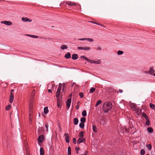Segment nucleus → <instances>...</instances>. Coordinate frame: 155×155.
<instances>
[{
	"mask_svg": "<svg viewBox=\"0 0 155 155\" xmlns=\"http://www.w3.org/2000/svg\"><path fill=\"white\" fill-rule=\"evenodd\" d=\"M35 90H34L32 92L31 94V98L30 99V101H34L33 99L34 98V96L35 95Z\"/></svg>",
	"mask_w": 155,
	"mask_h": 155,
	"instance_id": "11",
	"label": "nucleus"
},
{
	"mask_svg": "<svg viewBox=\"0 0 155 155\" xmlns=\"http://www.w3.org/2000/svg\"><path fill=\"white\" fill-rule=\"evenodd\" d=\"M119 92L120 93H122L123 92V91L121 89H119Z\"/></svg>",
	"mask_w": 155,
	"mask_h": 155,
	"instance_id": "57",
	"label": "nucleus"
},
{
	"mask_svg": "<svg viewBox=\"0 0 155 155\" xmlns=\"http://www.w3.org/2000/svg\"><path fill=\"white\" fill-rule=\"evenodd\" d=\"M95 88L94 87H91L90 89V92L91 93H92L95 91Z\"/></svg>",
	"mask_w": 155,
	"mask_h": 155,
	"instance_id": "30",
	"label": "nucleus"
},
{
	"mask_svg": "<svg viewBox=\"0 0 155 155\" xmlns=\"http://www.w3.org/2000/svg\"><path fill=\"white\" fill-rule=\"evenodd\" d=\"M48 91L49 93H51L52 92V91H51V89H49L48 90Z\"/></svg>",
	"mask_w": 155,
	"mask_h": 155,
	"instance_id": "61",
	"label": "nucleus"
},
{
	"mask_svg": "<svg viewBox=\"0 0 155 155\" xmlns=\"http://www.w3.org/2000/svg\"><path fill=\"white\" fill-rule=\"evenodd\" d=\"M145 151L143 149L141 150L140 153L141 155H144L145 154Z\"/></svg>",
	"mask_w": 155,
	"mask_h": 155,
	"instance_id": "37",
	"label": "nucleus"
},
{
	"mask_svg": "<svg viewBox=\"0 0 155 155\" xmlns=\"http://www.w3.org/2000/svg\"><path fill=\"white\" fill-rule=\"evenodd\" d=\"M79 40L82 41L86 40V38H80L78 39Z\"/></svg>",
	"mask_w": 155,
	"mask_h": 155,
	"instance_id": "46",
	"label": "nucleus"
},
{
	"mask_svg": "<svg viewBox=\"0 0 155 155\" xmlns=\"http://www.w3.org/2000/svg\"><path fill=\"white\" fill-rule=\"evenodd\" d=\"M146 147L148 148L149 150H150L152 148V146L150 144H147Z\"/></svg>",
	"mask_w": 155,
	"mask_h": 155,
	"instance_id": "33",
	"label": "nucleus"
},
{
	"mask_svg": "<svg viewBox=\"0 0 155 155\" xmlns=\"http://www.w3.org/2000/svg\"><path fill=\"white\" fill-rule=\"evenodd\" d=\"M78 58V55L77 54H73L72 55V58L73 60H76Z\"/></svg>",
	"mask_w": 155,
	"mask_h": 155,
	"instance_id": "14",
	"label": "nucleus"
},
{
	"mask_svg": "<svg viewBox=\"0 0 155 155\" xmlns=\"http://www.w3.org/2000/svg\"><path fill=\"white\" fill-rule=\"evenodd\" d=\"M61 90V88H58L57 91L60 92Z\"/></svg>",
	"mask_w": 155,
	"mask_h": 155,
	"instance_id": "50",
	"label": "nucleus"
},
{
	"mask_svg": "<svg viewBox=\"0 0 155 155\" xmlns=\"http://www.w3.org/2000/svg\"><path fill=\"white\" fill-rule=\"evenodd\" d=\"M71 102V98H70L69 99H68L67 100L66 103L67 104V107L68 108V109L69 108Z\"/></svg>",
	"mask_w": 155,
	"mask_h": 155,
	"instance_id": "8",
	"label": "nucleus"
},
{
	"mask_svg": "<svg viewBox=\"0 0 155 155\" xmlns=\"http://www.w3.org/2000/svg\"><path fill=\"white\" fill-rule=\"evenodd\" d=\"M66 4H68L70 5L71 6H75L76 5V4L74 2H66Z\"/></svg>",
	"mask_w": 155,
	"mask_h": 155,
	"instance_id": "13",
	"label": "nucleus"
},
{
	"mask_svg": "<svg viewBox=\"0 0 155 155\" xmlns=\"http://www.w3.org/2000/svg\"><path fill=\"white\" fill-rule=\"evenodd\" d=\"M86 40L90 42H93L94 41V40L93 39L90 38H86Z\"/></svg>",
	"mask_w": 155,
	"mask_h": 155,
	"instance_id": "36",
	"label": "nucleus"
},
{
	"mask_svg": "<svg viewBox=\"0 0 155 155\" xmlns=\"http://www.w3.org/2000/svg\"><path fill=\"white\" fill-rule=\"evenodd\" d=\"M78 122V120L77 118H75L74 120V123L75 125H77Z\"/></svg>",
	"mask_w": 155,
	"mask_h": 155,
	"instance_id": "17",
	"label": "nucleus"
},
{
	"mask_svg": "<svg viewBox=\"0 0 155 155\" xmlns=\"http://www.w3.org/2000/svg\"><path fill=\"white\" fill-rule=\"evenodd\" d=\"M58 88H61V83L59 84Z\"/></svg>",
	"mask_w": 155,
	"mask_h": 155,
	"instance_id": "49",
	"label": "nucleus"
},
{
	"mask_svg": "<svg viewBox=\"0 0 155 155\" xmlns=\"http://www.w3.org/2000/svg\"><path fill=\"white\" fill-rule=\"evenodd\" d=\"M112 107V105L111 103L107 102L104 103L103 105V109L105 112H107Z\"/></svg>",
	"mask_w": 155,
	"mask_h": 155,
	"instance_id": "1",
	"label": "nucleus"
},
{
	"mask_svg": "<svg viewBox=\"0 0 155 155\" xmlns=\"http://www.w3.org/2000/svg\"><path fill=\"white\" fill-rule=\"evenodd\" d=\"M73 143L74 144L76 143V139L75 138H73Z\"/></svg>",
	"mask_w": 155,
	"mask_h": 155,
	"instance_id": "44",
	"label": "nucleus"
},
{
	"mask_svg": "<svg viewBox=\"0 0 155 155\" xmlns=\"http://www.w3.org/2000/svg\"><path fill=\"white\" fill-rule=\"evenodd\" d=\"M102 102V101L100 100H98L97 102L95 105V106L96 107H97Z\"/></svg>",
	"mask_w": 155,
	"mask_h": 155,
	"instance_id": "26",
	"label": "nucleus"
},
{
	"mask_svg": "<svg viewBox=\"0 0 155 155\" xmlns=\"http://www.w3.org/2000/svg\"><path fill=\"white\" fill-rule=\"evenodd\" d=\"M80 149V148L77 147H75V150L77 151H78Z\"/></svg>",
	"mask_w": 155,
	"mask_h": 155,
	"instance_id": "48",
	"label": "nucleus"
},
{
	"mask_svg": "<svg viewBox=\"0 0 155 155\" xmlns=\"http://www.w3.org/2000/svg\"><path fill=\"white\" fill-rule=\"evenodd\" d=\"M84 59L85 60H87V61H88V60H89V59H88L87 58H86V57H85V58H84Z\"/></svg>",
	"mask_w": 155,
	"mask_h": 155,
	"instance_id": "56",
	"label": "nucleus"
},
{
	"mask_svg": "<svg viewBox=\"0 0 155 155\" xmlns=\"http://www.w3.org/2000/svg\"><path fill=\"white\" fill-rule=\"evenodd\" d=\"M86 121V119L84 117H83L81 119V123H84Z\"/></svg>",
	"mask_w": 155,
	"mask_h": 155,
	"instance_id": "24",
	"label": "nucleus"
},
{
	"mask_svg": "<svg viewBox=\"0 0 155 155\" xmlns=\"http://www.w3.org/2000/svg\"><path fill=\"white\" fill-rule=\"evenodd\" d=\"M44 140V136L43 135H41L38 137V140L39 142H42Z\"/></svg>",
	"mask_w": 155,
	"mask_h": 155,
	"instance_id": "5",
	"label": "nucleus"
},
{
	"mask_svg": "<svg viewBox=\"0 0 155 155\" xmlns=\"http://www.w3.org/2000/svg\"><path fill=\"white\" fill-rule=\"evenodd\" d=\"M71 148L70 147H68V155H71Z\"/></svg>",
	"mask_w": 155,
	"mask_h": 155,
	"instance_id": "23",
	"label": "nucleus"
},
{
	"mask_svg": "<svg viewBox=\"0 0 155 155\" xmlns=\"http://www.w3.org/2000/svg\"><path fill=\"white\" fill-rule=\"evenodd\" d=\"M67 46L65 45H63L61 47V48L62 50H64V49H67Z\"/></svg>",
	"mask_w": 155,
	"mask_h": 155,
	"instance_id": "25",
	"label": "nucleus"
},
{
	"mask_svg": "<svg viewBox=\"0 0 155 155\" xmlns=\"http://www.w3.org/2000/svg\"><path fill=\"white\" fill-rule=\"evenodd\" d=\"M1 23L5 24L7 25H11L12 24V23L11 21H2Z\"/></svg>",
	"mask_w": 155,
	"mask_h": 155,
	"instance_id": "4",
	"label": "nucleus"
},
{
	"mask_svg": "<svg viewBox=\"0 0 155 155\" xmlns=\"http://www.w3.org/2000/svg\"><path fill=\"white\" fill-rule=\"evenodd\" d=\"M91 48L90 47H84V51H89L91 49Z\"/></svg>",
	"mask_w": 155,
	"mask_h": 155,
	"instance_id": "29",
	"label": "nucleus"
},
{
	"mask_svg": "<svg viewBox=\"0 0 155 155\" xmlns=\"http://www.w3.org/2000/svg\"><path fill=\"white\" fill-rule=\"evenodd\" d=\"M82 114L83 116L86 117L87 115L86 111V110H84L83 111Z\"/></svg>",
	"mask_w": 155,
	"mask_h": 155,
	"instance_id": "21",
	"label": "nucleus"
},
{
	"mask_svg": "<svg viewBox=\"0 0 155 155\" xmlns=\"http://www.w3.org/2000/svg\"><path fill=\"white\" fill-rule=\"evenodd\" d=\"M150 107L152 109H153L155 107V105L152 103H150Z\"/></svg>",
	"mask_w": 155,
	"mask_h": 155,
	"instance_id": "34",
	"label": "nucleus"
},
{
	"mask_svg": "<svg viewBox=\"0 0 155 155\" xmlns=\"http://www.w3.org/2000/svg\"><path fill=\"white\" fill-rule=\"evenodd\" d=\"M48 124H46L45 125V127L46 128L47 131H48Z\"/></svg>",
	"mask_w": 155,
	"mask_h": 155,
	"instance_id": "41",
	"label": "nucleus"
},
{
	"mask_svg": "<svg viewBox=\"0 0 155 155\" xmlns=\"http://www.w3.org/2000/svg\"><path fill=\"white\" fill-rule=\"evenodd\" d=\"M11 108V105L9 104L8 106H6L5 109L6 110H8Z\"/></svg>",
	"mask_w": 155,
	"mask_h": 155,
	"instance_id": "31",
	"label": "nucleus"
},
{
	"mask_svg": "<svg viewBox=\"0 0 155 155\" xmlns=\"http://www.w3.org/2000/svg\"><path fill=\"white\" fill-rule=\"evenodd\" d=\"M101 50V48L100 47H98L97 48V50L98 51Z\"/></svg>",
	"mask_w": 155,
	"mask_h": 155,
	"instance_id": "47",
	"label": "nucleus"
},
{
	"mask_svg": "<svg viewBox=\"0 0 155 155\" xmlns=\"http://www.w3.org/2000/svg\"><path fill=\"white\" fill-rule=\"evenodd\" d=\"M93 63L97 64H100V62L98 61H93Z\"/></svg>",
	"mask_w": 155,
	"mask_h": 155,
	"instance_id": "42",
	"label": "nucleus"
},
{
	"mask_svg": "<svg viewBox=\"0 0 155 155\" xmlns=\"http://www.w3.org/2000/svg\"><path fill=\"white\" fill-rule=\"evenodd\" d=\"M48 112V107H45L44 109V112L45 114H47Z\"/></svg>",
	"mask_w": 155,
	"mask_h": 155,
	"instance_id": "28",
	"label": "nucleus"
},
{
	"mask_svg": "<svg viewBox=\"0 0 155 155\" xmlns=\"http://www.w3.org/2000/svg\"><path fill=\"white\" fill-rule=\"evenodd\" d=\"M147 130L150 133H152L153 131V129L151 127H149L147 128Z\"/></svg>",
	"mask_w": 155,
	"mask_h": 155,
	"instance_id": "19",
	"label": "nucleus"
},
{
	"mask_svg": "<svg viewBox=\"0 0 155 155\" xmlns=\"http://www.w3.org/2000/svg\"><path fill=\"white\" fill-rule=\"evenodd\" d=\"M60 94V92L57 91L56 93V97H59V95Z\"/></svg>",
	"mask_w": 155,
	"mask_h": 155,
	"instance_id": "39",
	"label": "nucleus"
},
{
	"mask_svg": "<svg viewBox=\"0 0 155 155\" xmlns=\"http://www.w3.org/2000/svg\"><path fill=\"white\" fill-rule=\"evenodd\" d=\"M85 140L83 138H80L78 140H77V143L78 144L80 143L83 142Z\"/></svg>",
	"mask_w": 155,
	"mask_h": 155,
	"instance_id": "16",
	"label": "nucleus"
},
{
	"mask_svg": "<svg viewBox=\"0 0 155 155\" xmlns=\"http://www.w3.org/2000/svg\"><path fill=\"white\" fill-rule=\"evenodd\" d=\"M76 109L77 110H78V108H79V106L78 105H77L76 106Z\"/></svg>",
	"mask_w": 155,
	"mask_h": 155,
	"instance_id": "52",
	"label": "nucleus"
},
{
	"mask_svg": "<svg viewBox=\"0 0 155 155\" xmlns=\"http://www.w3.org/2000/svg\"><path fill=\"white\" fill-rule=\"evenodd\" d=\"M130 106L133 111H135L137 113H139V109L137 107L135 104L131 103L130 104Z\"/></svg>",
	"mask_w": 155,
	"mask_h": 155,
	"instance_id": "2",
	"label": "nucleus"
},
{
	"mask_svg": "<svg viewBox=\"0 0 155 155\" xmlns=\"http://www.w3.org/2000/svg\"><path fill=\"white\" fill-rule=\"evenodd\" d=\"M93 130L94 131L97 132V129L96 127L94 125L93 126Z\"/></svg>",
	"mask_w": 155,
	"mask_h": 155,
	"instance_id": "20",
	"label": "nucleus"
},
{
	"mask_svg": "<svg viewBox=\"0 0 155 155\" xmlns=\"http://www.w3.org/2000/svg\"><path fill=\"white\" fill-rule=\"evenodd\" d=\"M64 57L67 59H69L71 58V54L69 52H68L65 55Z\"/></svg>",
	"mask_w": 155,
	"mask_h": 155,
	"instance_id": "15",
	"label": "nucleus"
},
{
	"mask_svg": "<svg viewBox=\"0 0 155 155\" xmlns=\"http://www.w3.org/2000/svg\"><path fill=\"white\" fill-rule=\"evenodd\" d=\"M87 151H86L85 153H84V155H87Z\"/></svg>",
	"mask_w": 155,
	"mask_h": 155,
	"instance_id": "62",
	"label": "nucleus"
},
{
	"mask_svg": "<svg viewBox=\"0 0 155 155\" xmlns=\"http://www.w3.org/2000/svg\"><path fill=\"white\" fill-rule=\"evenodd\" d=\"M26 35L27 36H28L29 37H32V35Z\"/></svg>",
	"mask_w": 155,
	"mask_h": 155,
	"instance_id": "60",
	"label": "nucleus"
},
{
	"mask_svg": "<svg viewBox=\"0 0 155 155\" xmlns=\"http://www.w3.org/2000/svg\"><path fill=\"white\" fill-rule=\"evenodd\" d=\"M84 132L83 131H81L79 133V137H80V138H83V137H84Z\"/></svg>",
	"mask_w": 155,
	"mask_h": 155,
	"instance_id": "22",
	"label": "nucleus"
},
{
	"mask_svg": "<svg viewBox=\"0 0 155 155\" xmlns=\"http://www.w3.org/2000/svg\"><path fill=\"white\" fill-rule=\"evenodd\" d=\"M34 101H30V104L29 105V115L30 116H31V114L33 112V105L32 104V102Z\"/></svg>",
	"mask_w": 155,
	"mask_h": 155,
	"instance_id": "3",
	"label": "nucleus"
},
{
	"mask_svg": "<svg viewBox=\"0 0 155 155\" xmlns=\"http://www.w3.org/2000/svg\"><path fill=\"white\" fill-rule=\"evenodd\" d=\"M92 23H94V24H96L97 25V24H98V22H96L95 21H92Z\"/></svg>",
	"mask_w": 155,
	"mask_h": 155,
	"instance_id": "53",
	"label": "nucleus"
},
{
	"mask_svg": "<svg viewBox=\"0 0 155 155\" xmlns=\"http://www.w3.org/2000/svg\"><path fill=\"white\" fill-rule=\"evenodd\" d=\"M14 90L13 89H12L11 90V92H10V94H14L13 93V91H14Z\"/></svg>",
	"mask_w": 155,
	"mask_h": 155,
	"instance_id": "51",
	"label": "nucleus"
},
{
	"mask_svg": "<svg viewBox=\"0 0 155 155\" xmlns=\"http://www.w3.org/2000/svg\"><path fill=\"white\" fill-rule=\"evenodd\" d=\"M84 47H78V49L79 50H83Z\"/></svg>",
	"mask_w": 155,
	"mask_h": 155,
	"instance_id": "43",
	"label": "nucleus"
},
{
	"mask_svg": "<svg viewBox=\"0 0 155 155\" xmlns=\"http://www.w3.org/2000/svg\"><path fill=\"white\" fill-rule=\"evenodd\" d=\"M14 99V94H10L9 97V102L10 103H12Z\"/></svg>",
	"mask_w": 155,
	"mask_h": 155,
	"instance_id": "7",
	"label": "nucleus"
},
{
	"mask_svg": "<svg viewBox=\"0 0 155 155\" xmlns=\"http://www.w3.org/2000/svg\"><path fill=\"white\" fill-rule=\"evenodd\" d=\"M154 72V71L153 70V69L152 68H150V70L148 71H146L145 72L146 73H149L150 74H153Z\"/></svg>",
	"mask_w": 155,
	"mask_h": 155,
	"instance_id": "10",
	"label": "nucleus"
},
{
	"mask_svg": "<svg viewBox=\"0 0 155 155\" xmlns=\"http://www.w3.org/2000/svg\"><path fill=\"white\" fill-rule=\"evenodd\" d=\"M64 136L65 137L66 141L67 143L69 142V136L68 134H64Z\"/></svg>",
	"mask_w": 155,
	"mask_h": 155,
	"instance_id": "9",
	"label": "nucleus"
},
{
	"mask_svg": "<svg viewBox=\"0 0 155 155\" xmlns=\"http://www.w3.org/2000/svg\"><path fill=\"white\" fill-rule=\"evenodd\" d=\"M79 95L81 98H82L83 97V93H80L79 94Z\"/></svg>",
	"mask_w": 155,
	"mask_h": 155,
	"instance_id": "40",
	"label": "nucleus"
},
{
	"mask_svg": "<svg viewBox=\"0 0 155 155\" xmlns=\"http://www.w3.org/2000/svg\"><path fill=\"white\" fill-rule=\"evenodd\" d=\"M44 151L43 148L41 147L40 149V154L41 155H44Z\"/></svg>",
	"mask_w": 155,
	"mask_h": 155,
	"instance_id": "18",
	"label": "nucleus"
},
{
	"mask_svg": "<svg viewBox=\"0 0 155 155\" xmlns=\"http://www.w3.org/2000/svg\"><path fill=\"white\" fill-rule=\"evenodd\" d=\"M93 61L90 59H89L88 61L90 63H93Z\"/></svg>",
	"mask_w": 155,
	"mask_h": 155,
	"instance_id": "54",
	"label": "nucleus"
},
{
	"mask_svg": "<svg viewBox=\"0 0 155 155\" xmlns=\"http://www.w3.org/2000/svg\"><path fill=\"white\" fill-rule=\"evenodd\" d=\"M147 120V121L146 122V124L147 125H149L150 124V122L148 119H146Z\"/></svg>",
	"mask_w": 155,
	"mask_h": 155,
	"instance_id": "38",
	"label": "nucleus"
},
{
	"mask_svg": "<svg viewBox=\"0 0 155 155\" xmlns=\"http://www.w3.org/2000/svg\"><path fill=\"white\" fill-rule=\"evenodd\" d=\"M61 99L59 97L57 98V104L58 107H61Z\"/></svg>",
	"mask_w": 155,
	"mask_h": 155,
	"instance_id": "6",
	"label": "nucleus"
},
{
	"mask_svg": "<svg viewBox=\"0 0 155 155\" xmlns=\"http://www.w3.org/2000/svg\"><path fill=\"white\" fill-rule=\"evenodd\" d=\"M97 25L104 27V25H102L101 24L99 23H98V24H97Z\"/></svg>",
	"mask_w": 155,
	"mask_h": 155,
	"instance_id": "59",
	"label": "nucleus"
},
{
	"mask_svg": "<svg viewBox=\"0 0 155 155\" xmlns=\"http://www.w3.org/2000/svg\"><path fill=\"white\" fill-rule=\"evenodd\" d=\"M84 124L83 123H81L79 124V127L81 128H83L84 127Z\"/></svg>",
	"mask_w": 155,
	"mask_h": 155,
	"instance_id": "27",
	"label": "nucleus"
},
{
	"mask_svg": "<svg viewBox=\"0 0 155 155\" xmlns=\"http://www.w3.org/2000/svg\"><path fill=\"white\" fill-rule=\"evenodd\" d=\"M66 84H63V86H62V87L63 88V89H64L65 88V85Z\"/></svg>",
	"mask_w": 155,
	"mask_h": 155,
	"instance_id": "58",
	"label": "nucleus"
},
{
	"mask_svg": "<svg viewBox=\"0 0 155 155\" xmlns=\"http://www.w3.org/2000/svg\"><path fill=\"white\" fill-rule=\"evenodd\" d=\"M85 57L84 56H81L80 58H85Z\"/></svg>",
	"mask_w": 155,
	"mask_h": 155,
	"instance_id": "55",
	"label": "nucleus"
},
{
	"mask_svg": "<svg viewBox=\"0 0 155 155\" xmlns=\"http://www.w3.org/2000/svg\"><path fill=\"white\" fill-rule=\"evenodd\" d=\"M31 37H32V38H38V36H36V35H32Z\"/></svg>",
	"mask_w": 155,
	"mask_h": 155,
	"instance_id": "45",
	"label": "nucleus"
},
{
	"mask_svg": "<svg viewBox=\"0 0 155 155\" xmlns=\"http://www.w3.org/2000/svg\"><path fill=\"white\" fill-rule=\"evenodd\" d=\"M153 75V76H155V73H154Z\"/></svg>",
	"mask_w": 155,
	"mask_h": 155,
	"instance_id": "64",
	"label": "nucleus"
},
{
	"mask_svg": "<svg viewBox=\"0 0 155 155\" xmlns=\"http://www.w3.org/2000/svg\"><path fill=\"white\" fill-rule=\"evenodd\" d=\"M123 53V51H118L117 52V54L118 55L122 54Z\"/></svg>",
	"mask_w": 155,
	"mask_h": 155,
	"instance_id": "32",
	"label": "nucleus"
},
{
	"mask_svg": "<svg viewBox=\"0 0 155 155\" xmlns=\"http://www.w3.org/2000/svg\"><path fill=\"white\" fill-rule=\"evenodd\" d=\"M22 20L24 21H29V22H31V20H30L28 18L26 17L25 18H21Z\"/></svg>",
	"mask_w": 155,
	"mask_h": 155,
	"instance_id": "12",
	"label": "nucleus"
},
{
	"mask_svg": "<svg viewBox=\"0 0 155 155\" xmlns=\"http://www.w3.org/2000/svg\"><path fill=\"white\" fill-rule=\"evenodd\" d=\"M142 116L144 117L146 119H148V117L145 113H143L142 114Z\"/></svg>",
	"mask_w": 155,
	"mask_h": 155,
	"instance_id": "35",
	"label": "nucleus"
},
{
	"mask_svg": "<svg viewBox=\"0 0 155 155\" xmlns=\"http://www.w3.org/2000/svg\"><path fill=\"white\" fill-rule=\"evenodd\" d=\"M79 103H80V102H79V101H78V102H77V104H78H78H79Z\"/></svg>",
	"mask_w": 155,
	"mask_h": 155,
	"instance_id": "63",
	"label": "nucleus"
}]
</instances>
